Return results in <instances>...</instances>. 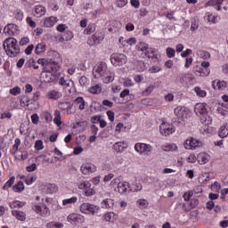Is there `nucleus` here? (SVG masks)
<instances>
[{
    "instance_id": "nucleus-62",
    "label": "nucleus",
    "mask_w": 228,
    "mask_h": 228,
    "mask_svg": "<svg viewBox=\"0 0 228 228\" xmlns=\"http://www.w3.org/2000/svg\"><path fill=\"white\" fill-rule=\"evenodd\" d=\"M37 181V176H28L25 179L26 184L29 186V184H33Z\"/></svg>"
},
{
    "instance_id": "nucleus-50",
    "label": "nucleus",
    "mask_w": 228,
    "mask_h": 228,
    "mask_svg": "<svg viewBox=\"0 0 228 228\" xmlns=\"http://www.w3.org/2000/svg\"><path fill=\"white\" fill-rule=\"evenodd\" d=\"M95 31V24H89L88 27L84 30L85 35H91Z\"/></svg>"
},
{
    "instance_id": "nucleus-26",
    "label": "nucleus",
    "mask_w": 228,
    "mask_h": 228,
    "mask_svg": "<svg viewBox=\"0 0 228 228\" xmlns=\"http://www.w3.org/2000/svg\"><path fill=\"white\" fill-rule=\"evenodd\" d=\"M75 103L77 104L80 111H83V110H85V108L86 107V102H85V99L81 96L76 98Z\"/></svg>"
},
{
    "instance_id": "nucleus-45",
    "label": "nucleus",
    "mask_w": 228,
    "mask_h": 228,
    "mask_svg": "<svg viewBox=\"0 0 228 228\" xmlns=\"http://www.w3.org/2000/svg\"><path fill=\"white\" fill-rule=\"evenodd\" d=\"M70 83H72L71 80H65V77H61L60 79H59V85H61V86H63L65 88H69L70 86Z\"/></svg>"
},
{
    "instance_id": "nucleus-29",
    "label": "nucleus",
    "mask_w": 228,
    "mask_h": 228,
    "mask_svg": "<svg viewBox=\"0 0 228 228\" xmlns=\"http://www.w3.org/2000/svg\"><path fill=\"white\" fill-rule=\"evenodd\" d=\"M172 122L177 127H183V126H186V118H173Z\"/></svg>"
},
{
    "instance_id": "nucleus-5",
    "label": "nucleus",
    "mask_w": 228,
    "mask_h": 228,
    "mask_svg": "<svg viewBox=\"0 0 228 228\" xmlns=\"http://www.w3.org/2000/svg\"><path fill=\"white\" fill-rule=\"evenodd\" d=\"M32 209L37 213V215H40V216H49L51 215V211L49 210V208L47 205L42 203H33L32 204Z\"/></svg>"
},
{
    "instance_id": "nucleus-32",
    "label": "nucleus",
    "mask_w": 228,
    "mask_h": 228,
    "mask_svg": "<svg viewBox=\"0 0 228 228\" xmlns=\"http://www.w3.org/2000/svg\"><path fill=\"white\" fill-rule=\"evenodd\" d=\"M45 7L43 5H36L35 6V17H42L45 13Z\"/></svg>"
},
{
    "instance_id": "nucleus-61",
    "label": "nucleus",
    "mask_w": 228,
    "mask_h": 228,
    "mask_svg": "<svg viewBox=\"0 0 228 228\" xmlns=\"http://www.w3.org/2000/svg\"><path fill=\"white\" fill-rule=\"evenodd\" d=\"M183 197V200L188 201L190 200V199H191V197H193V191H186L184 192Z\"/></svg>"
},
{
    "instance_id": "nucleus-18",
    "label": "nucleus",
    "mask_w": 228,
    "mask_h": 228,
    "mask_svg": "<svg viewBox=\"0 0 228 228\" xmlns=\"http://www.w3.org/2000/svg\"><path fill=\"white\" fill-rule=\"evenodd\" d=\"M55 22H58V18L51 16L44 19L43 25L45 26V28H53Z\"/></svg>"
},
{
    "instance_id": "nucleus-7",
    "label": "nucleus",
    "mask_w": 228,
    "mask_h": 228,
    "mask_svg": "<svg viewBox=\"0 0 228 228\" xmlns=\"http://www.w3.org/2000/svg\"><path fill=\"white\" fill-rule=\"evenodd\" d=\"M104 40V32H95L92 37H90L87 40L88 45H99L101 42Z\"/></svg>"
},
{
    "instance_id": "nucleus-17",
    "label": "nucleus",
    "mask_w": 228,
    "mask_h": 228,
    "mask_svg": "<svg viewBox=\"0 0 228 228\" xmlns=\"http://www.w3.org/2000/svg\"><path fill=\"white\" fill-rule=\"evenodd\" d=\"M209 159H210L209 154L206 152H200L197 156V161L198 163H200V165H206V163H208Z\"/></svg>"
},
{
    "instance_id": "nucleus-23",
    "label": "nucleus",
    "mask_w": 228,
    "mask_h": 228,
    "mask_svg": "<svg viewBox=\"0 0 228 228\" xmlns=\"http://www.w3.org/2000/svg\"><path fill=\"white\" fill-rule=\"evenodd\" d=\"M127 190H130L129 183L127 182H120L118 183V193H126Z\"/></svg>"
},
{
    "instance_id": "nucleus-34",
    "label": "nucleus",
    "mask_w": 228,
    "mask_h": 228,
    "mask_svg": "<svg viewBox=\"0 0 228 228\" xmlns=\"http://www.w3.org/2000/svg\"><path fill=\"white\" fill-rule=\"evenodd\" d=\"M197 55L200 58H202V60H209V58H211V54L208 51L204 50H198Z\"/></svg>"
},
{
    "instance_id": "nucleus-42",
    "label": "nucleus",
    "mask_w": 228,
    "mask_h": 228,
    "mask_svg": "<svg viewBox=\"0 0 228 228\" xmlns=\"http://www.w3.org/2000/svg\"><path fill=\"white\" fill-rule=\"evenodd\" d=\"M56 186L54 184L47 183L45 185V193H54Z\"/></svg>"
},
{
    "instance_id": "nucleus-4",
    "label": "nucleus",
    "mask_w": 228,
    "mask_h": 228,
    "mask_svg": "<svg viewBox=\"0 0 228 228\" xmlns=\"http://www.w3.org/2000/svg\"><path fill=\"white\" fill-rule=\"evenodd\" d=\"M110 63H112L114 67H122V65L127 63V56L124 53H112L110 55Z\"/></svg>"
},
{
    "instance_id": "nucleus-49",
    "label": "nucleus",
    "mask_w": 228,
    "mask_h": 228,
    "mask_svg": "<svg viewBox=\"0 0 228 228\" xmlns=\"http://www.w3.org/2000/svg\"><path fill=\"white\" fill-rule=\"evenodd\" d=\"M194 92L199 97H206V95H208V93H206L204 90H201V88L199 86L194 88Z\"/></svg>"
},
{
    "instance_id": "nucleus-12",
    "label": "nucleus",
    "mask_w": 228,
    "mask_h": 228,
    "mask_svg": "<svg viewBox=\"0 0 228 228\" xmlns=\"http://www.w3.org/2000/svg\"><path fill=\"white\" fill-rule=\"evenodd\" d=\"M68 222H70L72 225H77L85 222V216L80 214H70L68 216Z\"/></svg>"
},
{
    "instance_id": "nucleus-28",
    "label": "nucleus",
    "mask_w": 228,
    "mask_h": 228,
    "mask_svg": "<svg viewBox=\"0 0 228 228\" xmlns=\"http://www.w3.org/2000/svg\"><path fill=\"white\" fill-rule=\"evenodd\" d=\"M24 206H26L25 201L14 200L9 203V208H11V209L24 208Z\"/></svg>"
},
{
    "instance_id": "nucleus-10",
    "label": "nucleus",
    "mask_w": 228,
    "mask_h": 228,
    "mask_svg": "<svg viewBox=\"0 0 228 228\" xmlns=\"http://www.w3.org/2000/svg\"><path fill=\"white\" fill-rule=\"evenodd\" d=\"M41 79L44 83H54L58 79V76L52 74L51 71H47L44 68L41 73Z\"/></svg>"
},
{
    "instance_id": "nucleus-22",
    "label": "nucleus",
    "mask_w": 228,
    "mask_h": 228,
    "mask_svg": "<svg viewBox=\"0 0 228 228\" xmlns=\"http://www.w3.org/2000/svg\"><path fill=\"white\" fill-rule=\"evenodd\" d=\"M113 149L116 152H124L127 149V143L126 142H118L113 145Z\"/></svg>"
},
{
    "instance_id": "nucleus-30",
    "label": "nucleus",
    "mask_w": 228,
    "mask_h": 228,
    "mask_svg": "<svg viewBox=\"0 0 228 228\" xmlns=\"http://www.w3.org/2000/svg\"><path fill=\"white\" fill-rule=\"evenodd\" d=\"M136 206L140 209H147V208H149V200L145 199H139L136 201Z\"/></svg>"
},
{
    "instance_id": "nucleus-55",
    "label": "nucleus",
    "mask_w": 228,
    "mask_h": 228,
    "mask_svg": "<svg viewBox=\"0 0 228 228\" xmlns=\"http://www.w3.org/2000/svg\"><path fill=\"white\" fill-rule=\"evenodd\" d=\"M35 149L36 151H42L44 149V142L42 140L36 141Z\"/></svg>"
},
{
    "instance_id": "nucleus-3",
    "label": "nucleus",
    "mask_w": 228,
    "mask_h": 228,
    "mask_svg": "<svg viewBox=\"0 0 228 228\" xmlns=\"http://www.w3.org/2000/svg\"><path fill=\"white\" fill-rule=\"evenodd\" d=\"M4 49L11 58H15L20 53V48L17 45V39L13 37L6 38L4 42Z\"/></svg>"
},
{
    "instance_id": "nucleus-51",
    "label": "nucleus",
    "mask_w": 228,
    "mask_h": 228,
    "mask_svg": "<svg viewBox=\"0 0 228 228\" xmlns=\"http://www.w3.org/2000/svg\"><path fill=\"white\" fill-rule=\"evenodd\" d=\"M167 58H174L175 56V50L172 47H167L166 49Z\"/></svg>"
},
{
    "instance_id": "nucleus-33",
    "label": "nucleus",
    "mask_w": 228,
    "mask_h": 228,
    "mask_svg": "<svg viewBox=\"0 0 228 228\" xmlns=\"http://www.w3.org/2000/svg\"><path fill=\"white\" fill-rule=\"evenodd\" d=\"M61 93L52 90L47 94L48 99H53L54 101H57V99H60L61 97Z\"/></svg>"
},
{
    "instance_id": "nucleus-8",
    "label": "nucleus",
    "mask_w": 228,
    "mask_h": 228,
    "mask_svg": "<svg viewBox=\"0 0 228 228\" xmlns=\"http://www.w3.org/2000/svg\"><path fill=\"white\" fill-rule=\"evenodd\" d=\"M184 147L188 151H195V149H199V148L202 147V142H200L193 137H191L185 141Z\"/></svg>"
},
{
    "instance_id": "nucleus-52",
    "label": "nucleus",
    "mask_w": 228,
    "mask_h": 228,
    "mask_svg": "<svg viewBox=\"0 0 228 228\" xmlns=\"http://www.w3.org/2000/svg\"><path fill=\"white\" fill-rule=\"evenodd\" d=\"M25 65L26 67H33L35 70L38 69V65H37V61H35V59H30Z\"/></svg>"
},
{
    "instance_id": "nucleus-14",
    "label": "nucleus",
    "mask_w": 228,
    "mask_h": 228,
    "mask_svg": "<svg viewBox=\"0 0 228 228\" xmlns=\"http://www.w3.org/2000/svg\"><path fill=\"white\" fill-rule=\"evenodd\" d=\"M188 110L186 107L178 106L175 109V115L177 118H187L188 117Z\"/></svg>"
},
{
    "instance_id": "nucleus-41",
    "label": "nucleus",
    "mask_w": 228,
    "mask_h": 228,
    "mask_svg": "<svg viewBox=\"0 0 228 228\" xmlns=\"http://www.w3.org/2000/svg\"><path fill=\"white\" fill-rule=\"evenodd\" d=\"M136 47L138 51H142V53L145 54L146 51L149 49V45H147L145 42H140L137 44Z\"/></svg>"
},
{
    "instance_id": "nucleus-35",
    "label": "nucleus",
    "mask_w": 228,
    "mask_h": 228,
    "mask_svg": "<svg viewBox=\"0 0 228 228\" xmlns=\"http://www.w3.org/2000/svg\"><path fill=\"white\" fill-rule=\"evenodd\" d=\"M191 79V75L190 74H183L179 77V83L181 85H188V81Z\"/></svg>"
},
{
    "instance_id": "nucleus-39",
    "label": "nucleus",
    "mask_w": 228,
    "mask_h": 228,
    "mask_svg": "<svg viewBox=\"0 0 228 228\" xmlns=\"http://www.w3.org/2000/svg\"><path fill=\"white\" fill-rule=\"evenodd\" d=\"M53 122H54V124H56V126L58 127H60V126H61V114L60 113L59 110H55V112H54Z\"/></svg>"
},
{
    "instance_id": "nucleus-53",
    "label": "nucleus",
    "mask_w": 228,
    "mask_h": 228,
    "mask_svg": "<svg viewBox=\"0 0 228 228\" xmlns=\"http://www.w3.org/2000/svg\"><path fill=\"white\" fill-rule=\"evenodd\" d=\"M154 85H150L143 92V95H151V94H152V92H154Z\"/></svg>"
},
{
    "instance_id": "nucleus-27",
    "label": "nucleus",
    "mask_w": 228,
    "mask_h": 228,
    "mask_svg": "<svg viewBox=\"0 0 228 228\" xmlns=\"http://www.w3.org/2000/svg\"><path fill=\"white\" fill-rule=\"evenodd\" d=\"M134 69L137 72H143V70H147V66L143 61H136L134 64Z\"/></svg>"
},
{
    "instance_id": "nucleus-63",
    "label": "nucleus",
    "mask_w": 228,
    "mask_h": 228,
    "mask_svg": "<svg viewBox=\"0 0 228 228\" xmlns=\"http://www.w3.org/2000/svg\"><path fill=\"white\" fill-rule=\"evenodd\" d=\"M160 70H161V68L159 66H152L149 69V72H151V74H156Z\"/></svg>"
},
{
    "instance_id": "nucleus-19",
    "label": "nucleus",
    "mask_w": 228,
    "mask_h": 228,
    "mask_svg": "<svg viewBox=\"0 0 228 228\" xmlns=\"http://www.w3.org/2000/svg\"><path fill=\"white\" fill-rule=\"evenodd\" d=\"M4 33H5V35H9L10 37L15 35V33H17V25L8 24L6 27H4Z\"/></svg>"
},
{
    "instance_id": "nucleus-58",
    "label": "nucleus",
    "mask_w": 228,
    "mask_h": 228,
    "mask_svg": "<svg viewBox=\"0 0 228 228\" xmlns=\"http://www.w3.org/2000/svg\"><path fill=\"white\" fill-rule=\"evenodd\" d=\"M224 0H210L207 3L208 6H216V4H222Z\"/></svg>"
},
{
    "instance_id": "nucleus-2",
    "label": "nucleus",
    "mask_w": 228,
    "mask_h": 228,
    "mask_svg": "<svg viewBox=\"0 0 228 228\" xmlns=\"http://www.w3.org/2000/svg\"><path fill=\"white\" fill-rule=\"evenodd\" d=\"M209 107L206 103H197L194 107V111L198 117L200 118L201 124L204 126H210V124L213 122V118H211L208 115V109Z\"/></svg>"
},
{
    "instance_id": "nucleus-54",
    "label": "nucleus",
    "mask_w": 228,
    "mask_h": 228,
    "mask_svg": "<svg viewBox=\"0 0 228 228\" xmlns=\"http://www.w3.org/2000/svg\"><path fill=\"white\" fill-rule=\"evenodd\" d=\"M15 19L19 21L22 20V19H24V12H22V11L20 10H16L15 11Z\"/></svg>"
},
{
    "instance_id": "nucleus-11",
    "label": "nucleus",
    "mask_w": 228,
    "mask_h": 228,
    "mask_svg": "<svg viewBox=\"0 0 228 228\" xmlns=\"http://www.w3.org/2000/svg\"><path fill=\"white\" fill-rule=\"evenodd\" d=\"M134 149L139 154H149V152H152V146L146 143L137 142L134 145Z\"/></svg>"
},
{
    "instance_id": "nucleus-64",
    "label": "nucleus",
    "mask_w": 228,
    "mask_h": 228,
    "mask_svg": "<svg viewBox=\"0 0 228 228\" xmlns=\"http://www.w3.org/2000/svg\"><path fill=\"white\" fill-rule=\"evenodd\" d=\"M127 4V0H118L117 6L118 8H124Z\"/></svg>"
},
{
    "instance_id": "nucleus-38",
    "label": "nucleus",
    "mask_w": 228,
    "mask_h": 228,
    "mask_svg": "<svg viewBox=\"0 0 228 228\" xmlns=\"http://www.w3.org/2000/svg\"><path fill=\"white\" fill-rule=\"evenodd\" d=\"M12 190L16 193H20V191H24V183H22V181L18 182L15 185H13Z\"/></svg>"
},
{
    "instance_id": "nucleus-56",
    "label": "nucleus",
    "mask_w": 228,
    "mask_h": 228,
    "mask_svg": "<svg viewBox=\"0 0 228 228\" xmlns=\"http://www.w3.org/2000/svg\"><path fill=\"white\" fill-rule=\"evenodd\" d=\"M197 72H199L200 76H201L202 77H205V76H209L211 70H209V69L203 68Z\"/></svg>"
},
{
    "instance_id": "nucleus-48",
    "label": "nucleus",
    "mask_w": 228,
    "mask_h": 228,
    "mask_svg": "<svg viewBox=\"0 0 228 228\" xmlns=\"http://www.w3.org/2000/svg\"><path fill=\"white\" fill-rule=\"evenodd\" d=\"M13 183H15V176H12L4 185L3 190H8V188H12L13 185Z\"/></svg>"
},
{
    "instance_id": "nucleus-57",
    "label": "nucleus",
    "mask_w": 228,
    "mask_h": 228,
    "mask_svg": "<svg viewBox=\"0 0 228 228\" xmlns=\"http://www.w3.org/2000/svg\"><path fill=\"white\" fill-rule=\"evenodd\" d=\"M84 194L86 195V197H92V195H95V190L89 187L88 189L85 190Z\"/></svg>"
},
{
    "instance_id": "nucleus-37",
    "label": "nucleus",
    "mask_w": 228,
    "mask_h": 228,
    "mask_svg": "<svg viewBox=\"0 0 228 228\" xmlns=\"http://www.w3.org/2000/svg\"><path fill=\"white\" fill-rule=\"evenodd\" d=\"M142 58H156V50L154 48H148L143 53Z\"/></svg>"
},
{
    "instance_id": "nucleus-36",
    "label": "nucleus",
    "mask_w": 228,
    "mask_h": 228,
    "mask_svg": "<svg viewBox=\"0 0 228 228\" xmlns=\"http://www.w3.org/2000/svg\"><path fill=\"white\" fill-rule=\"evenodd\" d=\"M45 43L37 44L35 49L36 54H42V53H45Z\"/></svg>"
},
{
    "instance_id": "nucleus-15",
    "label": "nucleus",
    "mask_w": 228,
    "mask_h": 228,
    "mask_svg": "<svg viewBox=\"0 0 228 228\" xmlns=\"http://www.w3.org/2000/svg\"><path fill=\"white\" fill-rule=\"evenodd\" d=\"M60 63H61V57L60 56L59 53H57V59L55 61L51 60L48 62L53 72H56V70L60 69Z\"/></svg>"
},
{
    "instance_id": "nucleus-20",
    "label": "nucleus",
    "mask_w": 228,
    "mask_h": 228,
    "mask_svg": "<svg viewBox=\"0 0 228 228\" xmlns=\"http://www.w3.org/2000/svg\"><path fill=\"white\" fill-rule=\"evenodd\" d=\"M212 86L214 90H224V88H227V82L214 80L212 82Z\"/></svg>"
},
{
    "instance_id": "nucleus-9",
    "label": "nucleus",
    "mask_w": 228,
    "mask_h": 228,
    "mask_svg": "<svg viewBox=\"0 0 228 228\" xmlns=\"http://www.w3.org/2000/svg\"><path fill=\"white\" fill-rule=\"evenodd\" d=\"M159 132L162 136H168L169 134H172V133L175 132V128H174V125L163 122L159 126Z\"/></svg>"
},
{
    "instance_id": "nucleus-31",
    "label": "nucleus",
    "mask_w": 228,
    "mask_h": 228,
    "mask_svg": "<svg viewBox=\"0 0 228 228\" xmlns=\"http://www.w3.org/2000/svg\"><path fill=\"white\" fill-rule=\"evenodd\" d=\"M218 135L220 138H227L228 136V123L224 124L220 127V130L218 132Z\"/></svg>"
},
{
    "instance_id": "nucleus-46",
    "label": "nucleus",
    "mask_w": 228,
    "mask_h": 228,
    "mask_svg": "<svg viewBox=\"0 0 228 228\" xmlns=\"http://www.w3.org/2000/svg\"><path fill=\"white\" fill-rule=\"evenodd\" d=\"M46 227L47 228H62L63 224L52 221V222L46 224Z\"/></svg>"
},
{
    "instance_id": "nucleus-24",
    "label": "nucleus",
    "mask_w": 228,
    "mask_h": 228,
    "mask_svg": "<svg viewBox=\"0 0 228 228\" xmlns=\"http://www.w3.org/2000/svg\"><path fill=\"white\" fill-rule=\"evenodd\" d=\"M12 216H15L17 220H20V222H24L26 220V213L19 210H12Z\"/></svg>"
},
{
    "instance_id": "nucleus-13",
    "label": "nucleus",
    "mask_w": 228,
    "mask_h": 228,
    "mask_svg": "<svg viewBox=\"0 0 228 228\" xmlns=\"http://www.w3.org/2000/svg\"><path fill=\"white\" fill-rule=\"evenodd\" d=\"M80 170L84 175H90L97 170L94 164H84L81 166Z\"/></svg>"
},
{
    "instance_id": "nucleus-25",
    "label": "nucleus",
    "mask_w": 228,
    "mask_h": 228,
    "mask_svg": "<svg viewBox=\"0 0 228 228\" xmlns=\"http://www.w3.org/2000/svg\"><path fill=\"white\" fill-rule=\"evenodd\" d=\"M162 151L166 152H175L177 151V145L175 143H167L162 145Z\"/></svg>"
},
{
    "instance_id": "nucleus-43",
    "label": "nucleus",
    "mask_w": 228,
    "mask_h": 228,
    "mask_svg": "<svg viewBox=\"0 0 228 228\" xmlns=\"http://www.w3.org/2000/svg\"><path fill=\"white\" fill-rule=\"evenodd\" d=\"M77 202V197H71L62 200V206H69V204H76Z\"/></svg>"
},
{
    "instance_id": "nucleus-40",
    "label": "nucleus",
    "mask_w": 228,
    "mask_h": 228,
    "mask_svg": "<svg viewBox=\"0 0 228 228\" xmlns=\"http://www.w3.org/2000/svg\"><path fill=\"white\" fill-rule=\"evenodd\" d=\"M59 108L63 111H69V110H72V105L69 102H64L59 103Z\"/></svg>"
},
{
    "instance_id": "nucleus-1",
    "label": "nucleus",
    "mask_w": 228,
    "mask_h": 228,
    "mask_svg": "<svg viewBox=\"0 0 228 228\" xmlns=\"http://www.w3.org/2000/svg\"><path fill=\"white\" fill-rule=\"evenodd\" d=\"M93 76L95 79L102 77L106 85L115 80V73L108 69V65L105 62H99L93 68Z\"/></svg>"
},
{
    "instance_id": "nucleus-47",
    "label": "nucleus",
    "mask_w": 228,
    "mask_h": 228,
    "mask_svg": "<svg viewBox=\"0 0 228 228\" xmlns=\"http://www.w3.org/2000/svg\"><path fill=\"white\" fill-rule=\"evenodd\" d=\"M142 188H143L142 183H136L133 185H130V191H142Z\"/></svg>"
},
{
    "instance_id": "nucleus-60",
    "label": "nucleus",
    "mask_w": 228,
    "mask_h": 228,
    "mask_svg": "<svg viewBox=\"0 0 228 228\" xmlns=\"http://www.w3.org/2000/svg\"><path fill=\"white\" fill-rule=\"evenodd\" d=\"M21 106H29V98L28 96H23L20 99Z\"/></svg>"
},
{
    "instance_id": "nucleus-6",
    "label": "nucleus",
    "mask_w": 228,
    "mask_h": 228,
    "mask_svg": "<svg viewBox=\"0 0 228 228\" xmlns=\"http://www.w3.org/2000/svg\"><path fill=\"white\" fill-rule=\"evenodd\" d=\"M79 209L85 215H95L99 213V207L90 203L81 204Z\"/></svg>"
},
{
    "instance_id": "nucleus-21",
    "label": "nucleus",
    "mask_w": 228,
    "mask_h": 228,
    "mask_svg": "<svg viewBox=\"0 0 228 228\" xmlns=\"http://www.w3.org/2000/svg\"><path fill=\"white\" fill-rule=\"evenodd\" d=\"M101 206L102 209H113V206H115V201L111 199H105L102 201Z\"/></svg>"
},
{
    "instance_id": "nucleus-44",
    "label": "nucleus",
    "mask_w": 228,
    "mask_h": 228,
    "mask_svg": "<svg viewBox=\"0 0 228 228\" xmlns=\"http://www.w3.org/2000/svg\"><path fill=\"white\" fill-rule=\"evenodd\" d=\"M102 91V88L99 85H95L89 88L90 94H99Z\"/></svg>"
},
{
    "instance_id": "nucleus-59",
    "label": "nucleus",
    "mask_w": 228,
    "mask_h": 228,
    "mask_svg": "<svg viewBox=\"0 0 228 228\" xmlns=\"http://www.w3.org/2000/svg\"><path fill=\"white\" fill-rule=\"evenodd\" d=\"M43 118L44 120H45V122L49 123V122H53V115H51V113L49 112H45L43 114Z\"/></svg>"
},
{
    "instance_id": "nucleus-16",
    "label": "nucleus",
    "mask_w": 228,
    "mask_h": 228,
    "mask_svg": "<svg viewBox=\"0 0 228 228\" xmlns=\"http://www.w3.org/2000/svg\"><path fill=\"white\" fill-rule=\"evenodd\" d=\"M103 220L105 222H110V224H113L117 222V220H118V216L114 212H107L103 215Z\"/></svg>"
}]
</instances>
